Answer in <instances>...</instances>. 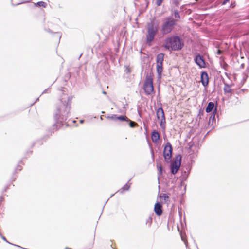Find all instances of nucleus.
Returning <instances> with one entry per match:
<instances>
[{
	"instance_id": "1",
	"label": "nucleus",
	"mask_w": 249,
	"mask_h": 249,
	"mask_svg": "<svg viewBox=\"0 0 249 249\" xmlns=\"http://www.w3.org/2000/svg\"><path fill=\"white\" fill-rule=\"evenodd\" d=\"M163 46L168 50H178L182 48V44L178 36H172L165 40Z\"/></svg>"
},
{
	"instance_id": "2",
	"label": "nucleus",
	"mask_w": 249,
	"mask_h": 249,
	"mask_svg": "<svg viewBox=\"0 0 249 249\" xmlns=\"http://www.w3.org/2000/svg\"><path fill=\"white\" fill-rule=\"evenodd\" d=\"M159 29L158 24L155 22L148 23L146 27V39L147 43L150 44L158 33Z\"/></svg>"
},
{
	"instance_id": "3",
	"label": "nucleus",
	"mask_w": 249,
	"mask_h": 249,
	"mask_svg": "<svg viewBox=\"0 0 249 249\" xmlns=\"http://www.w3.org/2000/svg\"><path fill=\"white\" fill-rule=\"evenodd\" d=\"M62 100H63L62 101L63 102V105L58 109L59 114L57 113L55 114V118L56 119H59L61 117H62V119H63L64 118H65L67 117L70 110V106L69 104V97H68L67 95H65L64 97L62 99Z\"/></svg>"
},
{
	"instance_id": "4",
	"label": "nucleus",
	"mask_w": 249,
	"mask_h": 249,
	"mask_svg": "<svg viewBox=\"0 0 249 249\" xmlns=\"http://www.w3.org/2000/svg\"><path fill=\"white\" fill-rule=\"evenodd\" d=\"M177 20L171 17H167L165 19L161 28V32L163 35L170 33L176 24Z\"/></svg>"
},
{
	"instance_id": "5",
	"label": "nucleus",
	"mask_w": 249,
	"mask_h": 249,
	"mask_svg": "<svg viewBox=\"0 0 249 249\" xmlns=\"http://www.w3.org/2000/svg\"><path fill=\"white\" fill-rule=\"evenodd\" d=\"M143 89L146 94H150L154 90L153 78L151 75H147L143 85Z\"/></svg>"
},
{
	"instance_id": "6",
	"label": "nucleus",
	"mask_w": 249,
	"mask_h": 249,
	"mask_svg": "<svg viewBox=\"0 0 249 249\" xmlns=\"http://www.w3.org/2000/svg\"><path fill=\"white\" fill-rule=\"evenodd\" d=\"M156 115L158 119L160 121V126L163 129H165V117L163 109L161 107L156 110Z\"/></svg>"
},
{
	"instance_id": "7",
	"label": "nucleus",
	"mask_w": 249,
	"mask_h": 249,
	"mask_svg": "<svg viewBox=\"0 0 249 249\" xmlns=\"http://www.w3.org/2000/svg\"><path fill=\"white\" fill-rule=\"evenodd\" d=\"M164 55L163 53H159L157 56L156 58V62H157V71L159 75H160L161 74L163 68H162V65H163V61L164 60Z\"/></svg>"
},
{
	"instance_id": "8",
	"label": "nucleus",
	"mask_w": 249,
	"mask_h": 249,
	"mask_svg": "<svg viewBox=\"0 0 249 249\" xmlns=\"http://www.w3.org/2000/svg\"><path fill=\"white\" fill-rule=\"evenodd\" d=\"M172 147L170 143H167L164 148L163 156L165 160L169 162L172 157Z\"/></svg>"
},
{
	"instance_id": "9",
	"label": "nucleus",
	"mask_w": 249,
	"mask_h": 249,
	"mask_svg": "<svg viewBox=\"0 0 249 249\" xmlns=\"http://www.w3.org/2000/svg\"><path fill=\"white\" fill-rule=\"evenodd\" d=\"M181 157L180 156L177 157L176 160L171 164V172L173 174H175L179 170L181 164Z\"/></svg>"
},
{
	"instance_id": "10",
	"label": "nucleus",
	"mask_w": 249,
	"mask_h": 249,
	"mask_svg": "<svg viewBox=\"0 0 249 249\" xmlns=\"http://www.w3.org/2000/svg\"><path fill=\"white\" fill-rule=\"evenodd\" d=\"M195 62L200 68L205 67V61L202 57L200 55L196 56L195 58Z\"/></svg>"
},
{
	"instance_id": "11",
	"label": "nucleus",
	"mask_w": 249,
	"mask_h": 249,
	"mask_svg": "<svg viewBox=\"0 0 249 249\" xmlns=\"http://www.w3.org/2000/svg\"><path fill=\"white\" fill-rule=\"evenodd\" d=\"M201 81L203 85L205 87L207 86L209 82L208 75L207 72H203L201 74Z\"/></svg>"
},
{
	"instance_id": "12",
	"label": "nucleus",
	"mask_w": 249,
	"mask_h": 249,
	"mask_svg": "<svg viewBox=\"0 0 249 249\" xmlns=\"http://www.w3.org/2000/svg\"><path fill=\"white\" fill-rule=\"evenodd\" d=\"M154 211L156 214L158 216H160L162 214V206L160 203L158 202L155 204L154 207Z\"/></svg>"
},
{
	"instance_id": "13",
	"label": "nucleus",
	"mask_w": 249,
	"mask_h": 249,
	"mask_svg": "<svg viewBox=\"0 0 249 249\" xmlns=\"http://www.w3.org/2000/svg\"><path fill=\"white\" fill-rule=\"evenodd\" d=\"M151 139L153 142L154 143H158L159 139H160V134L159 133L156 131H153L151 135Z\"/></svg>"
},
{
	"instance_id": "14",
	"label": "nucleus",
	"mask_w": 249,
	"mask_h": 249,
	"mask_svg": "<svg viewBox=\"0 0 249 249\" xmlns=\"http://www.w3.org/2000/svg\"><path fill=\"white\" fill-rule=\"evenodd\" d=\"M214 107V104L213 103V102L209 103V104L206 107V112H207V113L211 112L213 109Z\"/></svg>"
},
{
	"instance_id": "15",
	"label": "nucleus",
	"mask_w": 249,
	"mask_h": 249,
	"mask_svg": "<svg viewBox=\"0 0 249 249\" xmlns=\"http://www.w3.org/2000/svg\"><path fill=\"white\" fill-rule=\"evenodd\" d=\"M160 197L164 201L165 203H168L170 201L169 197L166 194H160Z\"/></svg>"
},
{
	"instance_id": "16",
	"label": "nucleus",
	"mask_w": 249,
	"mask_h": 249,
	"mask_svg": "<svg viewBox=\"0 0 249 249\" xmlns=\"http://www.w3.org/2000/svg\"><path fill=\"white\" fill-rule=\"evenodd\" d=\"M117 120L120 121H129V119L125 116H117Z\"/></svg>"
},
{
	"instance_id": "17",
	"label": "nucleus",
	"mask_w": 249,
	"mask_h": 249,
	"mask_svg": "<svg viewBox=\"0 0 249 249\" xmlns=\"http://www.w3.org/2000/svg\"><path fill=\"white\" fill-rule=\"evenodd\" d=\"M157 167L158 171V174L161 175L162 172V168L160 163H157Z\"/></svg>"
},
{
	"instance_id": "18",
	"label": "nucleus",
	"mask_w": 249,
	"mask_h": 249,
	"mask_svg": "<svg viewBox=\"0 0 249 249\" xmlns=\"http://www.w3.org/2000/svg\"><path fill=\"white\" fill-rule=\"evenodd\" d=\"M36 5H37L39 7H46L47 4L46 3L43 2V1H40L38 2L36 4Z\"/></svg>"
},
{
	"instance_id": "19",
	"label": "nucleus",
	"mask_w": 249,
	"mask_h": 249,
	"mask_svg": "<svg viewBox=\"0 0 249 249\" xmlns=\"http://www.w3.org/2000/svg\"><path fill=\"white\" fill-rule=\"evenodd\" d=\"M224 90L226 93H230L231 92V89L229 86L226 85L225 86L224 88Z\"/></svg>"
},
{
	"instance_id": "20",
	"label": "nucleus",
	"mask_w": 249,
	"mask_h": 249,
	"mask_svg": "<svg viewBox=\"0 0 249 249\" xmlns=\"http://www.w3.org/2000/svg\"><path fill=\"white\" fill-rule=\"evenodd\" d=\"M174 16H175V18H178V19H179L180 18L179 14L177 10H175L174 11Z\"/></svg>"
},
{
	"instance_id": "21",
	"label": "nucleus",
	"mask_w": 249,
	"mask_h": 249,
	"mask_svg": "<svg viewBox=\"0 0 249 249\" xmlns=\"http://www.w3.org/2000/svg\"><path fill=\"white\" fill-rule=\"evenodd\" d=\"M127 122H129V126L131 127H134L136 125H137V124L132 121H130L129 119V121H127Z\"/></svg>"
},
{
	"instance_id": "22",
	"label": "nucleus",
	"mask_w": 249,
	"mask_h": 249,
	"mask_svg": "<svg viewBox=\"0 0 249 249\" xmlns=\"http://www.w3.org/2000/svg\"><path fill=\"white\" fill-rule=\"evenodd\" d=\"M107 118L112 120H117V116L116 115H112L110 116H108Z\"/></svg>"
},
{
	"instance_id": "23",
	"label": "nucleus",
	"mask_w": 249,
	"mask_h": 249,
	"mask_svg": "<svg viewBox=\"0 0 249 249\" xmlns=\"http://www.w3.org/2000/svg\"><path fill=\"white\" fill-rule=\"evenodd\" d=\"M130 185L126 184L122 188L123 190H128L129 189Z\"/></svg>"
},
{
	"instance_id": "24",
	"label": "nucleus",
	"mask_w": 249,
	"mask_h": 249,
	"mask_svg": "<svg viewBox=\"0 0 249 249\" xmlns=\"http://www.w3.org/2000/svg\"><path fill=\"white\" fill-rule=\"evenodd\" d=\"M215 119V115L214 114H212L211 117L209 118V123L211 122V121H213Z\"/></svg>"
},
{
	"instance_id": "25",
	"label": "nucleus",
	"mask_w": 249,
	"mask_h": 249,
	"mask_svg": "<svg viewBox=\"0 0 249 249\" xmlns=\"http://www.w3.org/2000/svg\"><path fill=\"white\" fill-rule=\"evenodd\" d=\"M163 0H157L156 4H157V6H160Z\"/></svg>"
},
{
	"instance_id": "26",
	"label": "nucleus",
	"mask_w": 249,
	"mask_h": 249,
	"mask_svg": "<svg viewBox=\"0 0 249 249\" xmlns=\"http://www.w3.org/2000/svg\"><path fill=\"white\" fill-rule=\"evenodd\" d=\"M230 0H224V1H223L222 4L223 5H224L226 3H227Z\"/></svg>"
},
{
	"instance_id": "27",
	"label": "nucleus",
	"mask_w": 249,
	"mask_h": 249,
	"mask_svg": "<svg viewBox=\"0 0 249 249\" xmlns=\"http://www.w3.org/2000/svg\"><path fill=\"white\" fill-rule=\"evenodd\" d=\"M217 54L220 55L222 53V51L218 50L217 53Z\"/></svg>"
},
{
	"instance_id": "28",
	"label": "nucleus",
	"mask_w": 249,
	"mask_h": 249,
	"mask_svg": "<svg viewBox=\"0 0 249 249\" xmlns=\"http://www.w3.org/2000/svg\"><path fill=\"white\" fill-rule=\"evenodd\" d=\"M151 154H152V157H154V153H153V150L152 149H151Z\"/></svg>"
},
{
	"instance_id": "29",
	"label": "nucleus",
	"mask_w": 249,
	"mask_h": 249,
	"mask_svg": "<svg viewBox=\"0 0 249 249\" xmlns=\"http://www.w3.org/2000/svg\"><path fill=\"white\" fill-rule=\"evenodd\" d=\"M83 122H84V120H80V123H83Z\"/></svg>"
},
{
	"instance_id": "30",
	"label": "nucleus",
	"mask_w": 249,
	"mask_h": 249,
	"mask_svg": "<svg viewBox=\"0 0 249 249\" xmlns=\"http://www.w3.org/2000/svg\"><path fill=\"white\" fill-rule=\"evenodd\" d=\"M3 240H6V238L5 237H3Z\"/></svg>"
},
{
	"instance_id": "31",
	"label": "nucleus",
	"mask_w": 249,
	"mask_h": 249,
	"mask_svg": "<svg viewBox=\"0 0 249 249\" xmlns=\"http://www.w3.org/2000/svg\"><path fill=\"white\" fill-rule=\"evenodd\" d=\"M181 238H182V240H184L183 237L182 236L181 237Z\"/></svg>"
},
{
	"instance_id": "32",
	"label": "nucleus",
	"mask_w": 249,
	"mask_h": 249,
	"mask_svg": "<svg viewBox=\"0 0 249 249\" xmlns=\"http://www.w3.org/2000/svg\"><path fill=\"white\" fill-rule=\"evenodd\" d=\"M66 249H71L67 248Z\"/></svg>"
}]
</instances>
